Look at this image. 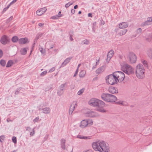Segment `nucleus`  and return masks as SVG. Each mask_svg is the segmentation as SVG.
Returning a JSON list of instances; mask_svg holds the SVG:
<instances>
[{
    "label": "nucleus",
    "instance_id": "58836bf2",
    "mask_svg": "<svg viewBox=\"0 0 152 152\" xmlns=\"http://www.w3.org/2000/svg\"><path fill=\"white\" fill-rule=\"evenodd\" d=\"M142 63L145 67H147L148 64H147V62L145 60H143L142 61Z\"/></svg>",
    "mask_w": 152,
    "mask_h": 152
},
{
    "label": "nucleus",
    "instance_id": "0eeeda50",
    "mask_svg": "<svg viewBox=\"0 0 152 152\" xmlns=\"http://www.w3.org/2000/svg\"><path fill=\"white\" fill-rule=\"evenodd\" d=\"M114 73L118 79V82H122L124 79L125 75L123 72L117 71L114 72Z\"/></svg>",
    "mask_w": 152,
    "mask_h": 152
},
{
    "label": "nucleus",
    "instance_id": "1a4fd4ad",
    "mask_svg": "<svg viewBox=\"0 0 152 152\" xmlns=\"http://www.w3.org/2000/svg\"><path fill=\"white\" fill-rule=\"evenodd\" d=\"M46 10L47 9L46 7L42 8L37 10L36 12V13L37 15L40 16L44 13Z\"/></svg>",
    "mask_w": 152,
    "mask_h": 152
},
{
    "label": "nucleus",
    "instance_id": "49530a36",
    "mask_svg": "<svg viewBox=\"0 0 152 152\" xmlns=\"http://www.w3.org/2000/svg\"><path fill=\"white\" fill-rule=\"evenodd\" d=\"M13 18V16H11L9 18L7 21V22L8 23L10 21H11Z\"/></svg>",
    "mask_w": 152,
    "mask_h": 152
},
{
    "label": "nucleus",
    "instance_id": "c03bdc74",
    "mask_svg": "<svg viewBox=\"0 0 152 152\" xmlns=\"http://www.w3.org/2000/svg\"><path fill=\"white\" fill-rule=\"evenodd\" d=\"M47 72L46 71H44L41 73L40 76H44L47 74Z\"/></svg>",
    "mask_w": 152,
    "mask_h": 152
},
{
    "label": "nucleus",
    "instance_id": "ea45409f",
    "mask_svg": "<svg viewBox=\"0 0 152 152\" xmlns=\"http://www.w3.org/2000/svg\"><path fill=\"white\" fill-rule=\"evenodd\" d=\"M149 24L148 23L147 21H145V22H144L141 25L142 26H146L148 25H149Z\"/></svg>",
    "mask_w": 152,
    "mask_h": 152
},
{
    "label": "nucleus",
    "instance_id": "39448f33",
    "mask_svg": "<svg viewBox=\"0 0 152 152\" xmlns=\"http://www.w3.org/2000/svg\"><path fill=\"white\" fill-rule=\"evenodd\" d=\"M88 104L91 106L94 107H104L105 104L102 101L95 98L90 99L88 102Z\"/></svg>",
    "mask_w": 152,
    "mask_h": 152
},
{
    "label": "nucleus",
    "instance_id": "6e6552de",
    "mask_svg": "<svg viewBox=\"0 0 152 152\" xmlns=\"http://www.w3.org/2000/svg\"><path fill=\"white\" fill-rule=\"evenodd\" d=\"M127 58L129 60L131 63H135L137 59L136 55L132 53H129Z\"/></svg>",
    "mask_w": 152,
    "mask_h": 152
},
{
    "label": "nucleus",
    "instance_id": "a18cd8bd",
    "mask_svg": "<svg viewBox=\"0 0 152 152\" xmlns=\"http://www.w3.org/2000/svg\"><path fill=\"white\" fill-rule=\"evenodd\" d=\"M55 68L54 67H53L52 68L50 69L49 71H48V72L51 73L53 72L55 70Z\"/></svg>",
    "mask_w": 152,
    "mask_h": 152
},
{
    "label": "nucleus",
    "instance_id": "b1692460",
    "mask_svg": "<svg viewBox=\"0 0 152 152\" xmlns=\"http://www.w3.org/2000/svg\"><path fill=\"white\" fill-rule=\"evenodd\" d=\"M127 31V29H124L118 33V34L120 36H122L126 34Z\"/></svg>",
    "mask_w": 152,
    "mask_h": 152
},
{
    "label": "nucleus",
    "instance_id": "4c0bfd02",
    "mask_svg": "<svg viewBox=\"0 0 152 152\" xmlns=\"http://www.w3.org/2000/svg\"><path fill=\"white\" fill-rule=\"evenodd\" d=\"M12 142L15 144L17 143V139L15 137H13L12 139Z\"/></svg>",
    "mask_w": 152,
    "mask_h": 152
},
{
    "label": "nucleus",
    "instance_id": "864d4df0",
    "mask_svg": "<svg viewBox=\"0 0 152 152\" xmlns=\"http://www.w3.org/2000/svg\"><path fill=\"white\" fill-rule=\"evenodd\" d=\"M75 87V85L74 84H71L70 85V88L71 89H73Z\"/></svg>",
    "mask_w": 152,
    "mask_h": 152
},
{
    "label": "nucleus",
    "instance_id": "4be33fe9",
    "mask_svg": "<svg viewBox=\"0 0 152 152\" xmlns=\"http://www.w3.org/2000/svg\"><path fill=\"white\" fill-rule=\"evenodd\" d=\"M27 49H28V48H23L21 49L20 50V53L23 55L26 54L27 52Z\"/></svg>",
    "mask_w": 152,
    "mask_h": 152
},
{
    "label": "nucleus",
    "instance_id": "9d476101",
    "mask_svg": "<svg viewBox=\"0 0 152 152\" xmlns=\"http://www.w3.org/2000/svg\"><path fill=\"white\" fill-rule=\"evenodd\" d=\"M86 115L87 116L94 117L97 116V114L95 112L90 110L87 112L86 114Z\"/></svg>",
    "mask_w": 152,
    "mask_h": 152
},
{
    "label": "nucleus",
    "instance_id": "8fccbe9b",
    "mask_svg": "<svg viewBox=\"0 0 152 152\" xmlns=\"http://www.w3.org/2000/svg\"><path fill=\"white\" fill-rule=\"evenodd\" d=\"M147 20L151 23L152 22V17L148 18H147Z\"/></svg>",
    "mask_w": 152,
    "mask_h": 152
},
{
    "label": "nucleus",
    "instance_id": "a19ab883",
    "mask_svg": "<svg viewBox=\"0 0 152 152\" xmlns=\"http://www.w3.org/2000/svg\"><path fill=\"white\" fill-rule=\"evenodd\" d=\"M59 16L58 15H56L51 17V18L52 19H56L58 18Z\"/></svg>",
    "mask_w": 152,
    "mask_h": 152
},
{
    "label": "nucleus",
    "instance_id": "20e7f679",
    "mask_svg": "<svg viewBox=\"0 0 152 152\" xmlns=\"http://www.w3.org/2000/svg\"><path fill=\"white\" fill-rule=\"evenodd\" d=\"M101 98L104 101L108 102H114L117 100V97L114 95L107 93H103L101 95Z\"/></svg>",
    "mask_w": 152,
    "mask_h": 152
},
{
    "label": "nucleus",
    "instance_id": "f257e3e1",
    "mask_svg": "<svg viewBox=\"0 0 152 152\" xmlns=\"http://www.w3.org/2000/svg\"><path fill=\"white\" fill-rule=\"evenodd\" d=\"M92 148L96 151L100 152H109L110 147L108 144L103 140H99L92 144Z\"/></svg>",
    "mask_w": 152,
    "mask_h": 152
},
{
    "label": "nucleus",
    "instance_id": "c85d7f7f",
    "mask_svg": "<svg viewBox=\"0 0 152 152\" xmlns=\"http://www.w3.org/2000/svg\"><path fill=\"white\" fill-rule=\"evenodd\" d=\"M64 91L63 90V89H60L57 91V93L58 96H61L63 94Z\"/></svg>",
    "mask_w": 152,
    "mask_h": 152
},
{
    "label": "nucleus",
    "instance_id": "f3484780",
    "mask_svg": "<svg viewBox=\"0 0 152 152\" xmlns=\"http://www.w3.org/2000/svg\"><path fill=\"white\" fill-rule=\"evenodd\" d=\"M1 43L4 45H5L7 43V37L5 35L3 36L0 39Z\"/></svg>",
    "mask_w": 152,
    "mask_h": 152
},
{
    "label": "nucleus",
    "instance_id": "0e129e2a",
    "mask_svg": "<svg viewBox=\"0 0 152 152\" xmlns=\"http://www.w3.org/2000/svg\"><path fill=\"white\" fill-rule=\"evenodd\" d=\"M69 39L71 41H73V39L72 38V36L71 35H70Z\"/></svg>",
    "mask_w": 152,
    "mask_h": 152
},
{
    "label": "nucleus",
    "instance_id": "e433bc0d",
    "mask_svg": "<svg viewBox=\"0 0 152 152\" xmlns=\"http://www.w3.org/2000/svg\"><path fill=\"white\" fill-rule=\"evenodd\" d=\"M5 137L4 135H2L0 136V142L2 143L3 141L4 140Z\"/></svg>",
    "mask_w": 152,
    "mask_h": 152
},
{
    "label": "nucleus",
    "instance_id": "473e14b6",
    "mask_svg": "<svg viewBox=\"0 0 152 152\" xmlns=\"http://www.w3.org/2000/svg\"><path fill=\"white\" fill-rule=\"evenodd\" d=\"M99 107V108L98 109V111L101 112H102V113L105 112H106L105 110H104L103 108V107Z\"/></svg>",
    "mask_w": 152,
    "mask_h": 152
},
{
    "label": "nucleus",
    "instance_id": "69168bd1",
    "mask_svg": "<svg viewBox=\"0 0 152 152\" xmlns=\"http://www.w3.org/2000/svg\"><path fill=\"white\" fill-rule=\"evenodd\" d=\"M96 66H97L96 64H95L94 66H93L92 67V69H94L95 68H96Z\"/></svg>",
    "mask_w": 152,
    "mask_h": 152
},
{
    "label": "nucleus",
    "instance_id": "680f3d73",
    "mask_svg": "<svg viewBox=\"0 0 152 152\" xmlns=\"http://www.w3.org/2000/svg\"><path fill=\"white\" fill-rule=\"evenodd\" d=\"M73 112V111H72L71 110H70V109H69V114L70 115H72Z\"/></svg>",
    "mask_w": 152,
    "mask_h": 152
},
{
    "label": "nucleus",
    "instance_id": "412c9836",
    "mask_svg": "<svg viewBox=\"0 0 152 152\" xmlns=\"http://www.w3.org/2000/svg\"><path fill=\"white\" fill-rule=\"evenodd\" d=\"M77 137L80 139H83L84 140H88L91 139L90 136H83L80 135H78L77 136Z\"/></svg>",
    "mask_w": 152,
    "mask_h": 152
},
{
    "label": "nucleus",
    "instance_id": "09e8293b",
    "mask_svg": "<svg viewBox=\"0 0 152 152\" xmlns=\"http://www.w3.org/2000/svg\"><path fill=\"white\" fill-rule=\"evenodd\" d=\"M39 119V118L38 117H37L33 120V121L34 123L37 122H38Z\"/></svg>",
    "mask_w": 152,
    "mask_h": 152
},
{
    "label": "nucleus",
    "instance_id": "2eb2a0df",
    "mask_svg": "<svg viewBox=\"0 0 152 152\" xmlns=\"http://www.w3.org/2000/svg\"><path fill=\"white\" fill-rule=\"evenodd\" d=\"M128 26V24L126 22H122L119 25V27L121 29L126 28Z\"/></svg>",
    "mask_w": 152,
    "mask_h": 152
},
{
    "label": "nucleus",
    "instance_id": "052dcab7",
    "mask_svg": "<svg viewBox=\"0 0 152 152\" xmlns=\"http://www.w3.org/2000/svg\"><path fill=\"white\" fill-rule=\"evenodd\" d=\"M75 10L72 9L71 10V12L73 14H74L75 13Z\"/></svg>",
    "mask_w": 152,
    "mask_h": 152
},
{
    "label": "nucleus",
    "instance_id": "13d9d810",
    "mask_svg": "<svg viewBox=\"0 0 152 152\" xmlns=\"http://www.w3.org/2000/svg\"><path fill=\"white\" fill-rule=\"evenodd\" d=\"M105 23L104 21L102 20L101 21V25H104L105 24Z\"/></svg>",
    "mask_w": 152,
    "mask_h": 152
},
{
    "label": "nucleus",
    "instance_id": "2f4dec72",
    "mask_svg": "<svg viewBox=\"0 0 152 152\" xmlns=\"http://www.w3.org/2000/svg\"><path fill=\"white\" fill-rule=\"evenodd\" d=\"M87 123H88V126H91L93 124V122L91 120H86Z\"/></svg>",
    "mask_w": 152,
    "mask_h": 152
},
{
    "label": "nucleus",
    "instance_id": "3c124183",
    "mask_svg": "<svg viewBox=\"0 0 152 152\" xmlns=\"http://www.w3.org/2000/svg\"><path fill=\"white\" fill-rule=\"evenodd\" d=\"M66 140L63 139L61 140V144H65Z\"/></svg>",
    "mask_w": 152,
    "mask_h": 152
},
{
    "label": "nucleus",
    "instance_id": "5701e85b",
    "mask_svg": "<svg viewBox=\"0 0 152 152\" xmlns=\"http://www.w3.org/2000/svg\"><path fill=\"white\" fill-rule=\"evenodd\" d=\"M86 74V71L84 70H81L79 74L80 77L83 78L85 77Z\"/></svg>",
    "mask_w": 152,
    "mask_h": 152
},
{
    "label": "nucleus",
    "instance_id": "7c9ffc66",
    "mask_svg": "<svg viewBox=\"0 0 152 152\" xmlns=\"http://www.w3.org/2000/svg\"><path fill=\"white\" fill-rule=\"evenodd\" d=\"M43 33H39L37 34L36 37L35 39V41H37L39 38L41 37Z\"/></svg>",
    "mask_w": 152,
    "mask_h": 152
},
{
    "label": "nucleus",
    "instance_id": "f704fd0d",
    "mask_svg": "<svg viewBox=\"0 0 152 152\" xmlns=\"http://www.w3.org/2000/svg\"><path fill=\"white\" fill-rule=\"evenodd\" d=\"M1 64L3 66H4L6 64V62L4 60H1L0 62Z\"/></svg>",
    "mask_w": 152,
    "mask_h": 152
},
{
    "label": "nucleus",
    "instance_id": "f8f14e48",
    "mask_svg": "<svg viewBox=\"0 0 152 152\" xmlns=\"http://www.w3.org/2000/svg\"><path fill=\"white\" fill-rule=\"evenodd\" d=\"M88 126V123H87L86 120H83L80 122V126L82 128H84Z\"/></svg>",
    "mask_w": 152,
    "mask_h": 152
},
{
    "label": "nucleus",
    "instance_id": "de8ad7c7",
    "mask_svg": "<svg viewBox=\"0 0 152 152\" xmlns=\"http://www.w3.org/2000/svg\"><path fill=\"white\" fill-rule=\"evenodd\" d=\"M61 148L64 150H65L66 149V147H65V144H61Z\"/></svg>",
    "mask_w": 152,
    "mask_h": 152
},
{
    "label": "nucleus",
    "instance_id": "5fc2aeb1",
    "mask_svg": "<svg viewBox=\"0 0 152 152\" xmlns=\"http://www.w3.org/2000/svg\"><path fill=\"white\" fill-rule=\"evenodd\" d=\"M26 130L28 131H30L31 129V127L29 126L26 127Z\"/></svg>",
    "mask_w": 152,
    "mask_h": 152
},
{
    "label": "nucleus",
    "instance_id": "423d86ee",
    "mask_svg": "<svg viewBox=\"0 0 152 152\" xmlns=\"http://www.w3.org/2000/svg\"><path fill=\"white\" fill-rule=\"evenodd\" d=\"M105 79L106 82L111 85L116 84L118 82V79L115 77L114 73L112 74L108 75L105 77Z\"/></svg>",
    "mask_w": 152,
    "mask_h": 152
},
{
    "label": "nucleus",
    "instance_id": "dca6fc26",
    "mask_svg": "<svg viewBox=\"0 0 152 152\" xmlns=\"http://www.w3.org/2000/svg\"><path fill=\"white\" fill-rule=\"evenodd\" d=\"M42 113L47 114L49 113L50 112V110L49 107H46L42 109Z\"/></svg>",
    "mask_w": 152,
    "mask_h": 152
},
{
    "label": "nucleus",
    "instance_id": "e2e57ef3",
    "mask_svg": "<svg viewBox=\"0 0 152 152\" xmlns=\"http://www.w3.org/2000/svg\"><path fill=\"white\" fill-rule=\"evenodd\" d=\"M44 25V24H43V23H39L38 24V26L40 27H42V26H43Z\"/></svg>",
    "mask_w": 152,
    "mask_h": 152
},
{
    "label": "nucleus",
    "instance_id": "bf43d9fd",
    "mask_svg": "<svg viewBox=\"0 0 152 152\" xmlns=\"http://www.w3.org/2000/svg\"><path fill=\"white\" fill-rule=\"evenodd\" d=\"M65 7H66V8H68V7L69 6V4L68 3H67V4H66L65 5Z\"/></svg>",
    "mask_w": 152,
    "mask_h": 152
},
{
    "label": "nucleus",
    "instance_id": "4468645a",
    "mask_svg": "<svg viewBox=\"0 0 152 152\" xmlns=\"http://www.w3.org/2000/svg\"><path fill=\"white\" fill-rule=\"evenodd\" d=\"M72 58V57H69L66 58L60 67H63L66 66L70 61Z\"/></svg>",
    "mask_w": 152,
    "mask_h": 152
},
{
    "label": "nucleus",
    "instance_id": "37998d69",
    "mask_svg": "<svg viewBox=\"0 0 152 152\" xmlns=\"http://www.w3.org/2000/svg\"><path fill=\"white\" fill-rule=\"evenodd\" d=\"M10 7V5H9L7 7L5 8L2 11V13H4V12H5Z\"/></svg>",
    "mask_w": 152,
    "mask_h": 152
},
{
    "label": "nucleus",
    "instance_id": "a878e982",
    "mask_svg": "<svg viewBox=\"0 0 152 152\" xmlns=\"http://www.w3.org/2000/svg\"><path fill=\"white\" fill-rule=\"evenodd\" d=\"M146 40L150 42L151 41L152 39V36L151 34H149V35L148 36H147L145 37Z\"/></svg>",
    "mask_w": 152,
    "mask_h": 152
},
{
    "label": "nucleus",
    "instance_id": "bb28decb",
    "mask_svg": "<svg viewBox=\"0 0 152 152\" xmlns=\"http://www.w3.org/2000/svg\"><path fill=\"white\" fill-rule=\"evenodd\" d=\"M13 63L12 60H9L8 62L7 65L6 67H9L11 66L13 64Z\"/></svg>",
    "mask_w": 152,
    "mask_h": 152
},
{
    "label": "nucleus",
    "instance_id": "603ef678",
    "mask_svg": "<svg viewBox=\"0 0 152 152\" xmlns=\"http://www.w3.org/2000/svg\"><path fill=\"white\" fill-rule=\"evenodd\" d=\"M17 0H13L9 5L10 6L11 4H13L15 3L17 1Z\"/></svg>",
    "mask_w": 152,
    "mask_h": 152
},
{
    "label": "nucleus",
    "instance_id": "9b49d317",
    "mask_svg": "<svg viewBox=\"0 0 152 152\" xmlns=\"http://www.w3.org/2000/svg\"><path fill=\"white\" fill-rule=\"evenodd\" d=\"M108 91L110 93L113 94L118 93V90L117 89L113 87H112L109 88Z\"/></svg>",
    "mask_w": 152,
    "mask_h": 152
},
{
    "label": "nucleus",
    "instance_id": "c756f323",
    "mask_svg": "<svg viewBox=\"0 0 152 152\" xmlns=\"http://www.w3.org/2000/svg\"><path fill=\"white\" fill-rule=\"evenodd\" d=\"M89 44V42L87 39H85L82 41L81 42V44L82 45H88Z\"/></svg>",
    "mask_w": 152,
    "mask_h": 152
},
{
    "label": "nucleus",
    "instance_id": "6ab92c4d",
    "mask_svg": "<svg viewBox=\"0 0 152 152\" xmlns=\"http://www.w3.org/2000/svg\"><path fill=\"white\" fill-rule=\"evenodd\" d=\"M113 54V51L112 50H110L108 53L107 60H110L112 57Z\"/></svg>",
    "mask_w": 152,
    "mask_h": 152
},
{
    "label": "nucleus",
    "instance_id": "4d7b16f0",
    "mask_svg": "<svg viewBox=\"0 0 152 152\" xmlns=\"http://www.w3.org/2000/svg\"><path fill=\"white\" fill-rule=\"evenodd\" d=\"M3 52L1 50H0V58L2 56Z\"/></svg>",
    "mask_w": 152,
    "mask_h": 152
},
{
    "label": "nucleus",
    "instance_id": "6e6d98bb",
    "mask_svg": "<svg viewBox=\"0 0 152 152\" xmlns=\"http://www.w3.org/2000/svg\"><path fill=\"white\" fill-rule=\"evenodd\" d=\"M142 31V29L140 28H139L137 30V32L138 33H140Z\"/></svg>",
    "mask_w": 152,
    "mask_h": 152
},
{
    "label": "nucleus",
    "instance_id": "774afa93",
    "mask_svg": "<svg viewBox=\"0 0 152 152\" xmlns=\"http://www.w3.org/2000/svg\"><path fill=\"white\" fill-rule=\"evenodd\" d=\"M149 57L150 58L152 59V51H151V54L149 55Z\"/></svg>",
    "mask_w": 152,
    "mask_h": 152
},
{
    "label": "nucleus",
    "instance_id": "ddd939ff",
    "mask_svg": "<svg viewBox=\"0 0 152 152\" xmlns=\"http://www.w3.org/2000/svg\"><path fill=\"white\" fill-rule=\"evenodd\" d=\"M28 39L27 38H21L18 40V42L20 44H24L28 42Z\"/></svg>",
    "mask_w": 152,
    "mask_h": 152
},
{
    "label": "nucleus",
    "instance_id": "f03ea898",
    "mask_svg": "<svg viewBox=\"0 0 152 152\" xmlns=\"http://www.w3.org/2000/svg\"><path fill=\"white\" fill-rule=\"evenodd\" d=\"M121 70L127 75L134 73V69L130 65L126 63H121Z\"/></svg>",
    "mask_w": 152,
    "mask_h": 152
},
{
    "label": "nucleus",
    "instance_id": "cd10ccee",
    "mask_svg": "<svg viewBox=\"0 0 152 152\" xmlns=\"http://www.w3.org/2000/svg\"><path fill=\"white\" fill-rule=\"evenodd\" d=\"M18 40V38L17 36H14L12 39V41L13 42H16Z\"/></svg>",
    "mask_w": 152,
    "mask_h": 152
},
{
    "label": "nucleus",
    "instance_id": "72a5a7b5",
    "mask_svg": "<svg viewBox=\"0 0 152 152\" xmlns=\"http://www.w3.org/2000/svg\"><path fill=\"white\" fill-rule=\"evenodd\" d=\"M84 89L82 88L79 90L77 93V94L79 95H81L84 92Z\"/></svg>",
    "mask_w": 152,
    "mask_h": 152
},
{
    "label": "nucleus",
    "instance_id": "7ed1b4c3",
    "mask_svg": "<svg viewBox=\"0 0 152 152\" xmlns=\"http://www.w3.org/2000/svg\"><path fill=\"white\" fill-rule=\"evenodd\" d=\"M145 71L142 65L138 64L136 66V74L137 77L139 79H143L145 76Z\"/></svg>",
    "mask_w": 152,
    "mask_h": 152
},
{
    "label": "nucleus",
    "instance_id": "338daca9",
    "mask_svg": "<svg viewBox=\"0 0 152 152\" xmlns=\"http://www.w3.org/2000/svg\"><path fill=\"white\" fill-rule=\"evenodd\" d=\"M88 16L89 17H92V15L91 13H89L88 14Z\"/></svg>",
    "mask_w": 152,
    "mask_h": 152
},
{
    "label": "nucleus",
    "instance_id": "393cba45",
    "mask_svg": "<svg viewBox=\"0 0 152 152\" xmlns=\"http://www.w3.org/2000/svg\"><path fill=\"white\" fill-rule=\"evenodd\" d=\"M67 83L66 82L65 83L61 84L59 86L60 89H63V90L64 91L65 88L66 87Z\"/></svg>",
    "mask_w": 152,
    "mask_h": 152
},
{
    "label": "nucleus",
    "instance_id": "aec40b11",
    "mask_svg": "<svg viewBox=\"0 0 152 152\" xmlns=\"http://www.w3.org/2000/svg\"><path fill=\"white\" fill-rule=\"evenodd\" d=\"M77 103L75 102H73L70 106L69 108L70 110L73 111L77 107Z\"/></svg>",
    "mask_w": 152,
    "mask_h": 152
},
{
    "label": "nucleus",
    "instance_id": "a211bd4d",
    "mask_svg": "<svg viewBox=\"0 0 152 152\" xmlns=\"http://www.w3.org/2000/svg\"><path fill=\"white\" fill-rule=\"evenodd\" d=\"M104 69V66H102L96 70V73L97 74H99L103 72Z\"/></svg>",
    "mask_w": 152,
    "mask_h": 152
},
{
    "label": "nucleus",
    "instance_id": "c9c22d12",
    "mask_svg": "<svg viewBox=\"0 0 152 152\" xmlns=\"http://www.w3.org/2000/svg\"><path fill=\"white\" fill-rule=\"evenodd\" d=\"M39 49L42 53H44L45 52V50H43V48L41 46H39Z\"/></svg>",
    "mask_w": 152,
    "mask_h": 152
},
{
    "label": "nucleus",
    "instance_id": "79ce46f5",
    "mask_svg": "<svg viewBox=\"0 0 152 152\" xmlns=\"http://www.w3.org/2000/svg\"><path fill=\"white\" fill-rule=\"evenodd\" d=\"M35 128H34L32 129V132H31L30 133V135L31 136H33L35 134V130H34Z\"/></svg>",
    "mask_w": 152,
    "mask_h": 152
}]
</instances>
